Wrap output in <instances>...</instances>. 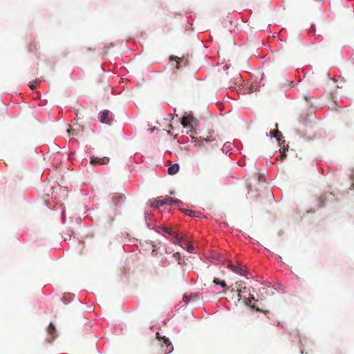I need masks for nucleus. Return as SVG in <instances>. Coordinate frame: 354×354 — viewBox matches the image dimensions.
Returning a JSON list of instances; mask_svg holds the SVG:
<instances>
[{
    "label": "nucleus",
    "mask_w": 354,
    "mask_h": 354,
    "mask_svg": "<svg viewBox=\"0 0 354 354\" xmlns=\"http://www.w3.org/2000/svg\"><path fill=\"white\" fill-rule=\"evenodd\" d=\"M183 212L187 214V215H189V216H192V217H196V212H194L191 209H185V210H183Z\"/></svg>",
    "instance_id": "obj_14"
},
{
    "label": "nucleus",
    "mask_w": 354,
    "mask_h": 354,
    "mask_svg": "<svg viewBox=\"0 0 354 354\" xmlns=\"http://www.w3.org/2000/svg\"><path fill=\"white\" fill-rule=\"evenodd\" d=\"M165 201H167L166 205H170V201L168 200V198L164 200Z\"/></svg>",
    "instance_id": "obj_22"
},
{
    "label": "nucleus",
    "mask_w": 354,
    "mask_h": 354,
    "mask_svg": "<svg viewBox=\"0 0 354 354\" xmlns=\"http://www.w3.org/2000/svg\"><path fill=\"white\" fill-rule=\"evenodd\" d=\"M185 244L187 247V250L188 252H191L194 250V247L190 245L188 242L187 241H183V239H181V244H180L181 246H183V245Z\"/></svg>",
    "instance_id": "obj_12"
},
{
    "label": "nucleus",
    "mask_w": 354,
    "mask_h": 354,
    "mask_svg": "<svg viewBox=\"0 0 354 354\" xmlns=\"http://www.w3.org/2000/svg\"><path fill=\"white\" fill-rule=\"evenodd\" d=\"M151 206L154 207H158V203H157V200H154L151 203Z\"/></svg>",
    "instance_id": "obj_19"
},
{
    "label": "nucleus",
    "mask_w": 354,
    "mask_h": 354,
    "mask_svg": "<svg viewBox=\"0 0 354 354\" xmlns=\"http://www.w3.org/2000/svg\"><path fill=\"white\" fill-rule=\"evenodd\" d=\"M156 338L158 339H162L165 344L168 343V345H170V343L169 342V339L167 338H166L165 337H161L160 335V333L158 332L156 333Z\"/></svg>",
    "instance_id": "obj_16"
},
{
    "label": "nucleus",
    "mask_w": 354,
    "mask_h": 354,
    "mask_svg": "<svg viewBox=\"0 0 354 354\" xmlns=\"http://www.w3.org/2000/svg\"><path fill=\"white\" fill-rule=\"evenodd\" d=\"M181 124L184 127L193 129L197 124V120L190 115H185L181 118Z\"/></svg>",
    "instance_id": "obj_2"
},
{
    "label": "nucleus",
    "mask_w": 354,
    "mask_h": 354,
    "mask_svg": "<svg viewBox=\"0 0 354 354\" xmlns=\"http://www.w3.org/2000/svg\"><path fill=\"white\" fill-rule=\"evenodd\" d=\"M281 156H286V154H285V153H283V154L281 155Z\"/></svg>",
    "instance_id": "obj_24"
},
{
    "label": "nucleus",
    "mask_w": 354,
    "mask_h": 354,
    "mask_svg": "<svg viewBox=\"0 0 354 354\" xmlns=\"http://www.w3.org/2000/svg\"><path fill=\"white\" fill-rule=\"evenodd\" d=\"M221 281V280H219V279H217V278H215V279L213 280V283H214V284H216V285H219Z\"/></svg>",
    "instance_id": "obj_20"
},
{
    "label": "nucleus",
    "mask_w": 354,
    "mask_h": 354,
    "mask_svg": "<svg viewBox=\"0 0 354 354\" xmlns=\"http://www.w3.org/2000/svg\"><path fill=\"white\" fill-rule=\"evenodd\" d=\"M160 229L163 230L165 232L169 234L171 236H174L173 243L175 244H181L182 237L179 236L175 232H174L171 228L168 227H161Z\"/></svg>",
    "instance_id": "obj_3"
},
{
    "label": "nucleus",
    "mask_w": 354,
    "mask_h": 354,
    "mask_svg": "<svg viewBox=\"0 0 354 354\" xmlns=\"http://www.w3.org/2000/svg\"><path fill=\"white\" fill-rule=\"evenodd\" d=\"M219 285L224 288L223 292L225 294L227 290H229V287L227 286L225 281L224 280L221 281Z\"/></svg>",
    "instance_id": "obj_15"
},
{
    "label": "nucleus",
    "mask_w": 354,
    "mask_h": 354,
    "mask_svg": "<svg viewBox=\"0 0 354 354\" xmlns=\"http://www.w3.org/2000/svg\"><path fill=\"white\" fill-rule=\"evenodd\" d=\"M125 196L122 194L114 195L112 198V201L115 206L120 205L124 201Z\"/></svg>",
    "instance_id": "obj_8"
},
{
    "label": "nucleus",
    "mask_w": 354,
    "mask_h": 354,
    "mask_svg": "<svg viewBox=\"0 0 354 354\" xmlns=\"http://www.w3.org/2000/svg\"><path fill=\"white\" fill-rule=\"evenodd\" d=\"M29 86H30V88L32 90H34V89L36 88V86H35V84H33V82H30V83H29Z\"/></svg>",
    "instance_id": "obj_21"
},
{
    "label": "nucleus",
    "mask_w": 354,
    "mask_h": 354,
    "mask_svg": "<svg viewBox=\"0 0 354 354\" xmlns=\"http://www.w3.org/2000/svg\"><path fill=\"white\" fill-rule=\"evenodd\" d=\"M157 203H158V207L162 206L164 205L167 204V201H165L164 200H157Z\"/></svg>",
    "instance_id": "obj_18"
},
{
    "label": "nucleus",
    "mask_w": 354,
    "mask_h": 354,
    "mask_svg": "<svg viewBox=\"0 0 354 354\" xmlns=\"http://www.w3.org/2000/svg\"><path fill=\"white\" fill-rule=\"evenodd\" d=\"M168 200L170 201V205H172L173 203H179L180 201L176 198H173L171 197H168Z\"/></svg>",
    "instance_id": "obj_17"
},
{
    "label": "nucleus",
    "mask_w": 354,
    "mask_h": 354,
    "mask_svg": "<svg viewBox=\"0 0 354 354\" xmlns=\"http://www.w3.org/2000/svg\"><path fill=\"white\" fill-rule=\"evenodd\" d=\"M179 169H180V167H179L178 164H177V163L174 164L168 168V174L169 175H174L178 172Z\"/></svg>",
    "instance_id": "obj_9"
},
{
    "label": "nucleus",
    "mask_w": 354,
    "mask_h": 354,
    "mask_svg": "<svg viewBox=\"0 0 354 354\" xmlns=\"http://www.w3.org/2000/svg\"><path fill=\"white\" fill-rule=\"evenodd\" d=\"M100 120L102 123L110 124L113 120V118L109 110H104L100 113Z\"/></svg>",
    "instance_id": "obj_4"
},
{
    "label": "nucleus",
    "mask_w": 354,
    "mask_h": 354,
    "mask_svg": "<svg viewBox=\"0 0 354 354\" xmlns=\"http://www.w3.org/2000/svg\"><path fill=\"white\" fill-rule=\"evenodd\" d=\"M326 196L324 194H321L320 196H318L319 207H323L324 206Z\"/></svg>",
    "instance_id": "obj_11"
},
{
    "label": "nucleus",
    "mask_w": 354,
    "mask_h": 354,
    "mask_svg": "<svg viewBox=\"0 0 354 354\" xmlns=\"http://www.w3.org/2000/svg\"><path fill=\"white\" fill-rule=\"evenodd\" d=\"M48 333L50 336V339H48V342H50L53 341L56 337V328L55 326L52 323L49 324V326L48 328Z\"/></svg>",
    "instance_id": "obj_7"
},
{
    "label": "nucleus",
    "mask_w": 354,
    "mask_h": 354,
    "mask_svg": "<svg viewBox=\"0 0 354 354\" xmlns=\"http://www.w3.org/2000/svg\"><path fill=\"white\" fill-rule=\"evenodd\" d=\"M170 59H175V60H176V62H177L176 67L178 68H180L182 67L180 64L183 62V59H181L180 57H178L171 56L170 57Z\"/></svg>",
    "instance_id": "obj_13"
},
{
    "label": "nucleus",
    "mask_w": 354,
    "mask_h": 354,
    "mask_svg": "<svg viewBox=\"0 0 354 354\" xmlns=\"http://www.w3.org/2000/svg\"><path fill=\"white\" fill-rule=\"evenodd\" d=\"M227 267L230 268L234 272L240 275H245V271L241 268L234 266L231 262H228Z\"/></svg>",
    "instance_id": "obj_6"
},
{
    "label": "nucleus",
    "mask_w": 354,
    "mask_h": 354,
    "mask_svg": "<svg viewBox=\"0 0 354 354\" xmlns=\"http://www.w3.org/2000/svg\"><path fill=\"white\" fill-rule=\"evenodd\" d=\"M270 135L272 137L276 138L277 140H279L280 136H281V133L278 129L271 130L270 131Z\"/></svg>",
    "instance_id": "obj_10"
},
{
    "label": "nucleus",
    "mask_w": 354,
    "mask_h": 354,
    "mask_svg": "<svg viewBox=\"0 0 354 354\" xmlns=\"http://www.w3.org/2000/svg\"><path fill=\"white\" fill-rule=\"evenodd\" d=\"M109 158L107 157L103 158H95L93 157L91 158V164L93 165H106L109 162Z\"/></svg>",
    "instance_id": "obj_5"
},
{
    "label": "nucleus",
    "mask_w": 354,
    "mask_h": 354,
    "mask_svg": "<svg viewBox=\"0 0 354 354\" xmlns=\"http://www.w3.org/2000/svg\"><path fill=\"white\" fill-rule=\"evenodd\" d=\"M231 292H236V290H234V288H232V289L231 290Z\"/></svg>",
    "instance_id": "obj_23"
},
{
    "label": "nucleus",
    "mask_w": 354,
    "mask_h": 354,
    "mask_svg": "<svg viewBox=\"0 0 354 354\" xmlns=\"http://www.w3.org/2000/svg\"><path fill=\"white\" fill-rule=\"evenodd\" d=\"M234 286L237 288L236 292H237V296L239 297L238 300L239 301L241 299H243L244 304L246 306H250V308L252 309H254L257 311H260V309L259 308L256 307L254 305H250V304H251L250 298H246L245 297H243V294H248V295L251 296V299L254 300V295H251L250 288H248L244 286L243 281H236L234 283Z\"/></svg>",
    "instance_id": "obj_1"
}]
</instances>
